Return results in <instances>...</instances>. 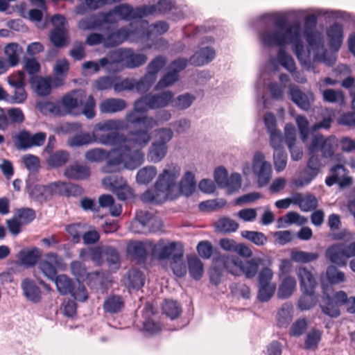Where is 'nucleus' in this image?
Segmentation results:
<instances>
[{
    "mask_svg": "<svg viewBox=\"0 0 355 355\" xmlns=\"http://www.w3.org/2000/svg\"><path fill=\"white\" fill-rule=\"evenodd\" d=\"M129 131L127 135L119 132L107 133L99 137L102 145L115 146L112 148V158L109 166L123 165L124 168L133 170L138 168L144 161V154L141 149L151 139L149 132L152 128L143 127Z\"/></svg>",
    "mask_w": 355,
    "mask_h": 355,
    "instance_id": "f257e3e1",
    "label": "nucleus"
},
{
    "mask_svg": "<svg viewBox=\"0 0 355 355\" xmlns=\"http://www.w3.org/2000/svg\"><path fill=\"white\" fill-rule=\"evenodd\" d=\"M274 26L273 31L266 30L261 33V40L266 46H279L277 55L279 63L289 72H295V61L292 56L286 53L284 46L292 44L293 51L297 60L302 64H304V47L301 37L300 26L297 22L289 24L285 16L275 18Z\"/></svg>",
    "mask_w": 355,
    "mask_h": 355,
    "instance_id": "f03ea898",
    "label": "nucleus"
},
{
    "mask_svg": "<svg viewBox=\"0 0 355 355\" xmlns=\"http://www.w3.org/2000/svg\"><path fill=\"white\" fill-rule=\"evenodd\" d=\"M180 167L174 163L167 164L154 184L153 189L146 191L141 196L144 202L162 204L166 200L177 198L180 192L186 196H191L196 190V182L194 175L187 171L180 182L179 188L177 179L180 175Z\"/></svg>",
    "mask_w": 355,
    "mask_h": 355,
    "instance_id": "7ed1b4c3",
    "label": "nucleus"
},
{
    "mask_svg": "<svg viewBox=\"0 0 355 355\" xmlns=\"http://www.w3.org/2000/svg\"><path fill=\"white\" fill-rule=\"evenodd\" d=\"M61 105L67 114H70L80 107H83L81 113L87 119H92L96 116V102L92 95L87 96L83 89H74L64 94L61 98Z\"/></svg>",
    "mask_w": 355,
    "mask_h": 355,
    "instance_id": "20e7f679",
    "label": "nucleus"
},
{
    "mask_svg": "<svg viewBox=\"0 0 355 355\" xmlns=\"http://www.w3.org/2000/svg\"><path fill=\"white\" fill-rule=\"evenodd\" d=\"M216 261L223 263L225 270L234 276L243 274L248 279L253 278L257 273L259 266L263 261L259 257L252 258L243 262L237 255L219 254L215 258Z\"/></svg>",
    "mask_w": 355,
    "mask_h": 355,
    "instance_id": "39448f33",
    "label": "nucleus"
},
{
    "mask_svg": "<svg viewBox=\"0 0 355 355\" xmlns=\"http://www.w3.org/2000/svg\"><path fill=\"white\" fill-rule=\"evenodd\" d=\"M156 10L155 5H143L133 8L128 4H120L107 12H104V14L108 17V26L110 29H114L117 26L119 18L124 20L141 19L155 14Z\"/></svg>",
    "mask_w": 355,
    "mask_h": 355,
    "instance_id": "423d86ee",
    "label": "nucleus"
},
{
    "mask_svg": "<svg viewBox=\"0 0 355 355\" xmlns=\"http://www.w3.org/2000/svg\"><path fill=\"white\" fill-rule=\"evenodd\" d=\"M338 146V140L335 136L325 137L321 134H316L308 146V152L317 153L320 151L323 159H332Z\"/></svg>",
    "mask_w": 355,
    "mask_h": 355,
    "instance_id": "0eeeda50",
    "label": "nucleus"
},
{
    "mask_svg": "<svg viewBox=\"0 0 355 355\" xmlns=\"http://www.w3.org/2000/svg\"><path fill=\"white\" fill-rule=\"evenodd\" d=\"M252 171L259 187H263L270 182L272 177V166L269 162L266 161L265 156L261 152L258 151L254 153Z\"/></svg>",
    "mask_w": 355,
    "mask_h": 355,
    "instance_id": "6e6552de",
    "label": "nucleus"
},
{
    "mask_svg": "<svg viewBox=\"0 0 355 355\" xmlns=\"http://www.w3.org/2000/svg\"><path fill=\"white\" fill-rule=\"evenodd\" d=\"M111 149L110 151H106L103 148H94L89 150H87L85 154V158L92 162H101L103 160H106L105 164L103 166L102 171L105 173H113L119 172L121 168V165H119L117 166H109L108 162L110 159L112 157V156Z\"/></svg>",
    "mask_w": 355,
    "mask_h": 355,
    "instance_id": "1a4fd4ad",
    "label": "nucleus"
},
{
    "mask_svg": "<svg viewBox=\"0 0 355 355\" xmlns=\"http://www.w3.org/2000/svg\"><path fill=\"white\" fill-rule=\"evenodd\" d=\"M166 64V58L163 55L154 58L146 67V73L141 78V85H145L149 90L155 83L157 73Z\"/></svg>",
    "mask_w": 355,
    "mask_h": 355,
    "instance_id": "9d476101",
    "label": "nucleus"
},
{
    "mask_svg": "<svg viewBox=\"0 0 355 355\" xmlns=\"http://www.w3.org/2000/svg\"><path fill=\"white\" fill-rule=\"evenodd\" d=\"M310 157L306 162V166L302 172L301 179L297 184L300 186L309 184L320 173L324 164L322 163L316 153H310Z\"/></svg>",
    "mask_w": 355,
    "mask_h": 355,
    "instance_id": "9b49d317",
    "label": "nucleus"
},
{
    "mask_svg": "<svg viewBox=\"0 0 355 355\" xmlns=\"http://www.w3.org/2000/svg\"><path fill=\"white\" fill-rule=\"evenodd\" d=\"M107 17V16L105 15L104 12H99L96 15H92L81 19L78 23V27L83 31H110V28L108 26Z\"/></svg>",
    "mask_w": 355,
    "mask_h": 355,
    "instance_id": "f8f14e48",
    "label": "nucleus"
},
{
    "mask_svg": "<svg viewBox=\"0 0 355 355\" xmlns=\"http://www.w3.org/2000/svg\"><path fill=\"white\" fill-rule=\"evenodd\" d=\"M62 259L56 253L46 254L45 259L39 263V268L49 279L53 280L57 276V268L62 264Z\"/></svg>",
    "mask_w": 355,
    "mask_h": 355,
    "instance_id": "ddd939ff",
    "label": "nucleus"
},
{
    "mask_svg": "<svg viewBox=\"0 0 355 355\" xmlns=\"http://www.w3.org/2000/svg\"><path fill=\"white\" fill-rule=\"evenodd\" d=\"M325 256L331 263L340 267L346 266L347 260L350 257L347 247L343 243L334 244L328 248Z\"/></svg>",
    "mask_w": 355,
    "mask_h": 355,
    "instance_id": "4468645a",
    "label": "nucleus"
},
{
    "mask_svg": "<svg viewBox=\"0 0 355 355\" xmlns=\"http://www.w3.org/2000/svg\"><path fill=\"white\" fill-rule=\"evenodd\" d=\"M289 94L291 101L303 110L308 111L314 101V96L311 92H304L298 86L290 85Z\"/></svg>",
    "mask_w": 355,
    "mask_h": 355,
    "instance_id": "2eb2a0df",
    "label": "nucleus"
},
{
    "mask_svg": "<svg viewBox=\"0 0 355 355\" xmlns=\"http://www.w3.org/2000/svg\"><path fill=\"white\" fill-rule=\"evenodd\" d=\"M50 196H78L83 193L82 187L69 182H55L49 184Z\"/></svg>",
    "mask_w": 355,
    "mask_h": 355,
    "instance_id": "dca6fc26",
    "label": "nucleus"
},
{
    "mask_svg": "<svg viewBox=\"0 0 355 355\" xmlns=\"http://www.w3.org/2000/svg\"><path fill=\"white\" fill-rule=\"evenodd\" d=\"M331 175L326 178L325 183L331 187L335 184H338L340 187H345L352 183V178L347 176V170L341 164H336L331 170Z\"/></svg>",
    "mask_w": 355,
    "mask_h": 355,
    "instance_id": "f3484780",
    "label": "nucleus"
},
{
    "mask_svg": "<svg viewBox=\"0 0 355 355\" xmlns=\"http://www.w3.org/2000/svg\"><path fill=\"white\" fill-rule=\"evenodd\" d=\"M339 302L335 299V296L331 297L323 291L320 302V308L321 311L325 315L331 318H336L340 315Z\"/></svg>",
    "mask_w": 355,
    "mask_h": 355,
    "instance_id": "a211bd4d",
    "label": "nucleus"
},
{
    "mask_svg": "<svg viewBox=\"0 0 355 355\" xmlns=\"http://www.w3.org/2000/svg\"><path fill=\"white\" fill-rule=\"evenodd\" d=\"M155 314L154 307L152 304L146 303L142 310V317L144 319L143 322V330L149 335L159 333L162 329L159 322H155L152 317Z\"/></svg>",
    "mask_w": 355,
    "mask_h": 355,
    "instance_id": "6ab92c4d",
    "label": "nucleus"
},
{
    "mask_svg": "<svg viewBox=\"0 0 355 355\" xmlns=\"http://www.w3.org/2000/svg\"><path fill=\"white\" fill-rule=\"evenodd\" d=\"M31 88L40 96H46L51 94L53 85V78L51 76H31L29 79Z\"/></svg>",
    "mask_w": 355,
    "mask_h": 355,
    "instance_id": "aec40b11",
    "label": "nucleus"
},
{
    "mask_svg": "<svg viewBox=\"0 0 355 355\" xmlns=\"http://www.w3.org/2000/svg\"><path fill=\"white\" fill-rule=\"evenodd\" d=\"M179 245H180V243L175 241L166 245L163 239H160L152 247V255L157 257L159 260H165L171 257L172 258L173 254L176 252L177 246Z\"/></svg>",
    "mask_w": 355,
    "mask_h": 355,
    "instance_id": "412c9836",
    "label": "nucleus"
},
{
    "mask_svg": "<svg viewBox=\"0 0 355 355\" xmlns=\"http://www.w3.org/2000/svg\"><path fill=\"white\" fill-rule=\"evenodd\" d=\"M141 78L137 80L135 78H126L120 80L119 77L115 78L114 92L119 93L123 91H132L136 89L138 93L143 94L148 92L145 85H141Z\"/></svg>",
    "mask_w": 355,
    "mask_h": 355,
    "instance_id": "4be33fe9",
    "label": "nucleus"
},
{
    "mask_svg": "<svg viewBox=\"0 0 355 355\" xmlns=\"http://www.w3.org/2000/svg\"><path fill=\"white\" fill-rule=\"evenodd\" d=\"M128 106L125 100L119 98H107L99 104V110L102 114H114L123 111Z\"/></svg>",
    "mask_w": 355,
    "mask_h": 355,
    "instance_id": "5701e85b",
    "label": "nucleus"
},
{
    "mask_svg": "<svg viewBox=\"0 0 355 355\" xmlns=\"http://www.w3.org/2000/svg\"><path fill=\"white\" fill-rule=\"evenodd\" d=\"M128 128V125L123 119H107L96 123L94 128V132H118L119 130H125Z\"/></svg>",
    "mask_w": 355,
    "mask_h": 355,
    "instance_id": "b1692460",
    "label": "nucleus"
},
{
    "mask_svg": "<svg viewBox=\"0 0 355 355\" xmlns=\"http://www.w3.org/2000/svg\"><path fill=\"white\" fill-rule=\"evenodd\" d=\"M215 55L216 51L214 48L202 47L190 57L189 62L191 65L196 67L203 66L213 60Z\"/></svg>",
    "mask_w": 355,
    "mask_h": 355,
    "instance_id": "393cba45",
    "label": "nucleus"
},
{
    "mask_svg": "<svg viewBox=\"0 0 355 355\" xmlns=\"http://www.w3.org/2000/svg\"><path fill=\"white\" fill-rule=\"evenodd\" d=\"M24 296L31 302L37 303L41 300L42 292L36 282L29 278H25L21 284Z\"/></svg>",
    "mask_w": 355,
    "mask_h": 355,
    "instance_id": "a878e982",
    "label": "nucleus"
},
{
    "mask_svg": "<svg viewBox=\"0 0 355 355\" xmlns=\"http://www.w3.org/2000/svg\"><path fill=\"white\" fill-rule=\"evenodd\" d=\"M300 289H315L318 282L311 270L304 266L296 268Z\"/></svg>",
    "mask_w": 355,
    "mask_h": 355,
    "instance_id": "bb28decb",
    "label": "nucleus"
},
{
    "mask_svg": "<svg viewBox=\"0 0 355 355\" xmlns=\"http://www.w3.org/2000/svg\"><path fill=\"white\" fill-rule=\"evenodd\" d=\"M139 112L135 110V108L126 113L125 116V121L132 125L141 124L143 127L153 128L157 125V121L151 116L146 115L139 116Z\"/></svg>",
    "mask_w": 355,
    "mask_h": 355,
    "instance_id": "cd10ccee",
    "label": "nucleus"
},
{
    "mask_svg": "<svg viewBox=\"0 0 355 355\" xmlns=\"http://www.w3.org/2000/svg\"><path fill=\"white\" fill-rule=\"evenodd\" d=\"M69 69V64L66 59H60L56 61L53 67L54 75L53 78V85L55 88L64 85Z\"/></svg>",
    "mask_w": 355,
    "mask_h": 355,
    "instance_id": "c85d7f7f",
    "label": "nucleus"
},
{
    "mask_svg": "<svg viewBox=\"0 0 355 355\" xmlns=\"http://www.w3.org/2000/svg\"><path fill=\"white\" fill-rule=\"evenodd\" d=\"M148 103L151 110H157L167 107L173 98V93L169 90L164 91L158 94H148Z\"/></svg>",
    "mask_w": 355,
    "mask_h": 355,
    "instance_id": "c756f323",
    "label": "nucleus"
},
{
    "mask_svg": "<svg viewBox=\"0 0 355 355\" xmlns=\"http://www.w3.org/2000/svg\"><path fill=\"white\" fill-rule=\"evenodd\" d=\"M327 34L329 39L330 47L335 51H338L343 43V26L338 22L333 23L327 29Z\"/></svg>",
    "mask_w": 355,
    "mask_h": 355,
    "instance_id": "7c9ffc66",
    "label": "nucleus"
},
{
    "mask_svg": "<svg viewBox=\"0 0 355 355\" xmlns=\"http://www.w3.org/2000/svg\"><path fill=\"white\" fill-rule=\"evenodd\" d=\"M42 252L37 248L31 250L24 248L17 254V258L23 266L26 267L34 266L40 259Z\"/></svg>",
    "mask_w": 355,
    "mask_h": 355,
    "instance_id": "2f4dec72",
    "label": "nucleus"
},
{
    "mask_svg": "<svg viewBox=\"0 0 355 355\" xmlns=\"http://www.w3.org/2000/svg\"><path fill=\"white\" fill-rule=\"evenodd\" d=\"M130 33V30L126 27H122L115 32L110 33L104 37V46L105 47L116 46L125 41Z\"/></svg>",
    "mask_w": 355,
    "mask_h": 355,
    "instance_id": "473e14b6",
    "label": "nucleus"
},
{
    "mask_svg": "<svg viewBox=\"0 0 355 355\" xmlns=\"http://www.w3.org/2000/svg\"><path fill=\"white\" fill-rule=\"evenodd\" d=\"M124 306L125 302L121 295H110L105 299L103 309L105 313L116 314L121 312Z\"/></svg>",
    "mask_w": 355,
    "mask_h": 355,
    "instance_id": "72a5a7b5",
    "label": "nucleus"
},
{
    "mask_svg": "<svg viewBox=\"0 0 355 355\" xmlns=\"http://www.w3.org/2000/svg\"><path fill=\"white\" fill-rule=\"evenodd\" d=\"M64 175L72 180H85L90 175V169L85 164H73L65 169Z\"/></svg>",
    "mask_w": 355,
    "mask_h": 355,
    "instance_id": "f704fd0d",
    "label": "nucleus"
},
{
    "mask_svg": "<svg viewBox=\"0 0 355 355\" xmlns=\"http://www.w3.org/2000/svg\"><path fill=\"white\" fill-rule=\"evenodd\" d=\"M302 294L297 302V307L301 311L310 310L318 302L315 289H300Z\"/></svg>",
    "mask_w": 355,
    "mask_h": 355,
    "instance_id": "c9c22d12",
    "label": "nucleus"
},
{
    "mask_svg": "<svg viewBox=\"0 0 355 355\" xmlns=\"http://www.w3.org/2000/svg\"><path fill=\"white\" fill-rule=\"evenodd\" d=\"M103 255V247L98 246L81 249L79 253L80 259L83 260L90 259L98 266H102Z\"/></svg>",
    "mask_w": 355,
    "mask_h": 355,
    "instance_id": "e433bc0d",
    "label": "nucleus"
},
{
    "mask_svg": "<svg viewBox=\"0 0 355 355\" xmlns=\"http://www.w3.org/2000/svg\"><path fill=\"white\" fill-rule=\"evenodd\" d=\"M167 151V145L153 141L148 150L147 158L151 162H159L166 157Z\"/></svg>",
    "mask_w": 355,
    "mask_h": 355,
    "instance_id": "4c0bfd02",
    "label": "nucleus"
},
{
    "mask_svg": "<svg viewBox=\"0 0 355 355\" xmlns=\"http://www.w3.org/2000/svg\"><path fill=\"white\" fill-rule=\"evenodd\" d=\"M282 281L277 291V296L280 299H287L292 295L295 288L296 281L291 276L281 278Z\"/></svg>",
    "mask_w": 355,
    "mask_h": 355,
    "instance_id": "58836bf2",
    "label": "nucleus"
},
{
    "mask_svg": "<svg viewBox=\"0 0 355 355\" xmlns=\"http://www.w3.org/2000/svg\"><path fill=\"white\" fill-rule=\"evenodd\" d=\"M103 135L104 134H95L94 132H93L92 135L89 133L76 135L69 139L68 143L71 146H81L92 144L93 142L101 144L98 139Z\"/></svg>",
    "mask_w": 355,
    "mask_h": 355,
    "instance_id": "ea45409f",
    "label": "nucleus"
},
{
    "mask_svg": "<svg viewBox=\"0 0 355 355\" xmlns=\"http://www.w3.org/2000/svg\"><path fill=\"white\" fill-rule=\"evenodd\" d=\"M127 252L137 263L144 262L146 259L147 252L144 245L141 241L129 243L127 246Z\"/></svg>",
    "mask_w": 355,
    "mask_h": 355,
    "instance_id": "a19ab883",
    "label": "nucleus"
},
{
    "mask_svg": "<svg viewBox=\"0 0 355 355\" xmlns=\"http://www.w3.org/2000/svg\"><path fill=\"white\" fill-rule=\"evenodd\" d=\"M70 269L73 275L77 277L78 280L98 278L99 276V272L97 271L88 272L85 264L78 261H72L70 264Z\"/></svg>",
    "mask_w": 355,
    "mask_h": 355,
    "instance_id": "79ce46f5",
    "label": "nucleus"
},
{
    "mask_svg": "<svg viewBox=\"0 0 355 355\" xmlns=\"http://www.w3.org/2000/svg\"><path fill=\"white\" fill-rule=\"evenodd\" d=\"M69 159V153L64 150H59L48 154L46 162L52 168H59L64 166Z\"/></svg>",
    "mask_w": 355,
    "mask_h": 355,
    "instance_id": "37998d69",
    "label": "nucleus"
},
{
    "mask_svg": "<svg viewBox=\"0 0 355 355\" xmlns=\"http://www.w3.org/2000/svg\"><path fill=\"white\" fill-rule=\"evenodd\" d=\"M51 42L57 48L65 46L69 41L67 28H53L49 33Z\"/></svg>",
    "mask_w": 355,
    "mask_h": 355,
    "instance_id": "c03bdc74",
    "label": "nucleus"
},
{
    "mask_svg": "<svg viewBox=\"0 0 355 355\" xmlns=\"http://www.w3.org/2000/svg\"><path fill=\"white\" fill-rule=\"evenodd\" d=\"M103 260H105L109 269L112 270L119 269L120 267V257L116 248L109 245L103 246Z\"/></svg>",
    "mask_w": 355,
    "mask_h": 355,
    "instance_id": "a18cd8bd",
    "label": "nucleus"
},
{
    "mask_svg": "<svg viewBox=\"0 0 355 355\" xmlns=\"http://www.w3.org/2000/svg\"><path fill=\"white\" fill-rule=\"evenodd\" d=\"M144 274L137 268H132L127 272L125 284L128 288L139 290L144 285Z\"/></svg>",
    "mask_w": 355,
    "mask_h": 355,
    "instance_id": "49530a36",
    "label": "nucleus"
},
{
    "mask_svg": "<svg viewBox=\"0 0 355 355\" xmlns=\"http://www.w3.org/2000/svg\"><path fill=\"white\" fill-rule=\"evenodd\" d=\"M58 291L62 295L70 294L73 291L76 282L69 278L66 275H59L53 279Z\"/></svg>",
    "mask_w": 355,
    "mask_h": 355,
    "instance_id": "de8ad7c7",
    "label": "nucleus"
},
{
    "mask_svg": "<svg viewBox=\"0 0 355 355\" xmlns=\"http://www.w3.org/2000/svg\"><path fill=\"white\" fill-rule=\"evenodd\" d=\"M293 203L297 205L303 211L313 210L318 205L316 197L312 194H307L304 197L298 195L294 198Z\"/></svg>",
    "mask_w": 355,
    "mask_h": 355,
    "instance_id": "09e8293b",
    "label": "nucleus"
},
{
    "mask_svg": "<svg viewBox=\"0 0 355 355\" xmlns=\"http://www.w3.org/2000/svg\"><path fill=\"white\" fill-rule=\"evenodd\" d=\"M171 268L177 277H182L187 274V266L183 261V251L182 249L173 254L171 261Z\"/></svg>",
    "mask_w": 355,
    "mask_h": 355,
    "instance_id": "8fccbe9b",
    "label": "nucleus"
},
{
    "mask_svg": "<svg viewBox=\"0 0 355 355\" xmlns=\"http://www.w3.org/2000/svg\"><path fill=\"white\" fill-rule=\"evenodd\" d=\"M188 270L191 277L195 280H200L203 275V264L196 255L187 257Z\"/></svg>",
    "mask_w": 355,
    "mask_h": 355,
    "instance_id": "3c124183",
    "label": "nucleus"
},
{
    "mask_svg": "<svg viewBox=\"0 0 355 355\" xmlns=\"http://www.w3.org/2000/svg\"><path fill=\"white\" fill-rule=\"evenodd\" d=\"M123 60L128 68L134 69L145 64L147 56L143 53H136L132 50H128L125 51Z\"/></svg>",
    "mask_w": 355,
    "mask_h": 355,
    "instance_id": "603ef678",
    "label": "nucleus"
},
{
    "mask_svg": "<svg viewBox=\"0 0 355 355\" xmlns=\"http://www.w3.org/2000/svg\"><path fill=\"white\" fill-rule=\"evenodd\" d=\"M162 311L171 320H175L180 317L182 310L178 301L166 300L162 304Z\"/></svg>",
    "mask_w": 355,
    "mask_h": 355,
    "instance_id": "864d4df0",
    "label": "nucleus"
},
{
    "mask_svg": "<svg viewBox=\"0 0 355 355\" xmlns=\"http://www.w3.org/2000/svg\"><path fill=\"white\" fill-rule=\"evenodd\" d=\"M5 54L8 58V62L10 67H15L19 62V55L22 53V48L17 43H10L6 46Z\"/></svg>",
    "mask_w": 355,
    "mask_h": 355,
    "instance_id": "5fc2aeb1",
    "label": "nucleus"
},
{
    "mask_svg": "<svg viewBox=\"0 0 355 355\" xmlns=\"http://www.w3.org/2000/svg\"><path fill=\"white\" fill-rule=\"evenodd\" d=\"M117 62H119V60L113 59L112 56H108L101 58L98 62H85L83 63V67L85 69H92L94 72H98L101 67H106L108 70H110V67Z\"/></svg>",
    "mask_w": 355,
    "mask_h": 355,
    "instance_id": "6e6d98bb",
    "label": "nucleus"
},
{
    "mask_svg": "<svg viewBox=\"0 0 355 355\" xmlns=\"http://www.w3.org/2000/svg\"><path fill=\"white\" fill-rule=\"evenodd\" d=\"M157 175L155 166H149L140 169L137 174V182L139 184H147L150 182Z\"/></svg>",
    "mask_w": 355,
    "mask_h": 355,
    "instance_id": "4d7b16f0",
    "label": "nucleus"
},
{
    "mask_svg": "<svg viewBox=\"0 0 355 355\" xmlns=\"http://www.w3.org/2000/svg\"><path fill=\"white\" fill-rule=\"evenodd\" d=\"M319 257L318 252H308L302 250H293L291 254V259L297 263H309Z\"/></svg>",
    "mask_w": 355,
    "mask_h": 355,
    "instance_id": "13d9d810",
    "label": "nucleus"
},
{
    "mask_svg": "<svg viewBox=\"0 0 355 355\" xmlns=\"http://www.w3.org/2000/svg\"><path fill=\"white\" fill-rule=\"evenodd\" d=\"M335 299L340 304L345 305L346 310L349 313H355V297H348L347 293L343 291H339L334 294Z\"/></svg>",
    "mask_w": 355,
    "mask_h": 355,
    "instance_id": "bf43d9fd",
    "label": "nucleus"
},
{
    "mask_svg": "<svg viewBox=\"0 0 355 355\" xmlns=\"http://www.w3.org/2000/svg\"><path fill=\"white\" fill-rule=\"evenodd\" d=\"M180 79L179 74L175 72L168 71L165 73L155 86V90L159 91L173 85Z\"/></svg>",
    "mask_w": 355,
    "mask_h": 355,
    "instance_id": "052dcab7",
    "label": "nucleus"
},
{
    "mask_svg": "<svg viewBox=\"0 0 355 355\" xmlns=\"http://www.w3.org/2000/svg\"><path fill=\"white\" fill-rule=\"evenodd\" d=\"M322 332L317 329H312L306 335L304 341L306 349L315 350L321 340Z\"/></svg>",
    "mask_w": 355,
    "mask_h": 355,
    "instance_id": "680f3d73",
    "label": "nucleus"
},
{
    "mask_svg": "<svg viewBox=\"0 0 355 355\" xmlns=\"http://www.w3.org/2000/svg\"><path fill=\"white\" fill-rule=\"evenodd\" d=\"M241 236L258 246L263 245L268 241L267 236L261 232L245 230Z\"/></svg>",
    "mask_w": 355,
    "mask_h": 355,
    "instance_id": "e2e57ef3",
    "label": "nucleus"
},
{
    "mask_svg": "<svg viewBox=\"0 0 355 355\" xmlns=\"http://www.w3.org/2000/svg\"><path fill=\"white\" fill-rule=\"evenodd\" d=\"M322 98L324 101L331 103H344L345 97L341 90H335L333 89H327L322 91Z\"/></svg>",
    "mask_w": 355,
    "mask_h": 355,
    "instance_id": "0e129e2a",
    "label": "nucleus"
},
{
    "mask_svg": "<svg viewBox=\"0 0 355 355\" xmlns=\"http://www.w3.org/2000/svg\"><path fill=\"white\" fill-rule=\"evenodd\" d=\"M195 97L189 93L178 96L176 98L172 99L171 105L178 110H185L193 103Z\"/></svg>",
    "mask_w": 355,
    "mask_h": 355,
    "instance_id": "69168bd1",
    "label": "nucleus"
},
{
    "mask_svg": "<svg viewBox=\"0 0 355 355\" xmlns=\"http://www.w3.org/2000/svg\"><path fill=\"white\" fill-rule=\"evenodd\" d=\"M15 148L17 150H26L30 149L29 131L22 130L13 138Z\"/></svg>",
    "mask_w": 355,
    "mask_h": 355,
    "instance_id": "338daca9",
    "label": "nucleus"
},
{
    "mask_svg": "<svg viewBox=\"0 0 355 355\" xmlns=\"http://www.w3.org/2000/svg\"><path fill=\"white\" fill-rule=\"evenodd\" d=\"M217 229L222 232H234L239 228V224L234 220L230 218H223L216 223Z\"/></svg>",
    "mask_w": 355,
    "mask_h": 355,
    "instance_id": "774afa93",
    "label": "nucleus"
}]
</instances>
